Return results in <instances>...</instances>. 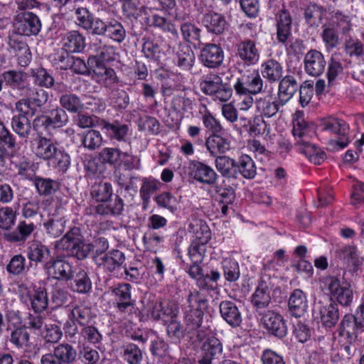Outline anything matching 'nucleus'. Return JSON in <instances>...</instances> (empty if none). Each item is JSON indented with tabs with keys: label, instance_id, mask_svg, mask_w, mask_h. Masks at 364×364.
Here are the masks:
<instances>
[{
	"label": "nucleus",
	"instance_id": "obj_63",
	"mask_svg": "<svg viewBox=\"0 0 364 364\" xmlns=\"http://www.w3.org/2000/svg\"><path fill=\"white\" fill-rule=\"evenodd\" d=\"M16 213L10 207L0 208V229L9 230L15 223Z\"/></svg>",
	"mask_w": 364,
	"mask_h": 364
},
{
	"label": "nucleus",
	"instance_id": "obj_11",
	"mask_svg": "<svg viewBox=\"0 0 364 364\" xmlns=\"http://www.w3.org/2000/svg\"><path fill=\"white\" fill-rule=\"evenodd\" d=\"M87 63L93 70L97 81L106 87H111L119 82V78L114 69L107 67L102 63H98L95 58H88Z\"/></svg>",
	"mask_w": 364,
	"mask_h": 364
},
{
	"label": "nucleus",
	"instance_id": "obj_38",
	"mask_svg": "<svg viewBox=\"0 0 364 364\" xmlns=\"http://www.w3.org/2000/svg\"><path fill=\"white\" fill-rule=\"evenodd\" d=\"M47 162L57 172L65 173L70 166V157L64 149L58 148Z\"/></svg>",
	"mask_w": 364,
	"mask_h": 364
},
{
	"label": "nucleus",
	"instance_id": "obj_7",
	"mask_svg": "<svg viewBox=\"0 0 364 364\" xmlns=\"http://www.w3.org/2000/svg\"><path fill=\"white\" fill-rule=\"evenodd\" d=\"M15 31L31 36L37 35L41 31V23L37 15L32 12H22L15 16L13 22Z\"/></svg>",
	"mask_w": 364,
	"mask_h": 364
},
{
	"label": "nucleus",
	"instance_id": "obj_3",
	"mask_svg": "<svg viewBox=\"0 0 364 364\" xmlns=\"http://www.w3.org/2000/svg\"><path fill=\"white\" fill-rule=\"evenodd\" d=\"M100 159L104 164L112 166L123 165L127 170L139 169L140 160L129 151H122L119 148L105 147L100 153Z\"/></svg>",
	"mask_w": 364,
	"mask_h": 364
},
{
	"label": "nucleus",
	"instance_id": "obj_12",
	"mask_svg": "<svg viewBox=\"0 0 364 364\" xmlns=\"http://www.w3.org/2000/svg\"><path fill=\"white\" fill-rule=\"evenodd\" d=\"M124 253L118 250H113L107 253L97 252L94 257L95 264L108 272H114L124 263Z\"/></svg>",
	"mask_w": 364,
	"mask_h": 364
},
{
	"label": "nucleus",
	"instance_id": "obj_13",
	"mask_svg": "<svg viewBox=\"0 0 364 364\" xmlns=\"http://www.w3.org/2000/svg\"><path fill=\"white\" fill-rule=\"evenodd\" d=\"M47 274L58 280H69L73 276L70 264L63 258L52 259L44 264Z\"/></svg>",
	"mask_w": 364,
	"mask_h": 364
},
{
	"label": "nucleus",
	"instance_id": "obj_59",
	"mask_svg": "<svg viewBox=\"0 0 364 364\" xmlns=\"http://www.w3.org/2000/svg\"><path fill=\"white\" fill-rule=\"evenodd\" d=\"M160 182L154 178H144L140 188V196L144 202L148 203L153 193L159 188Z\"/></svg>",
	"mask_w": 364,
	"mask_h": 364
},
{
	"label": "nucleus",
	"instance_id": "obj_36",
	"mask_svg": "<svg viewBox=\"0 0 364 364\" xmlns=\"http://www.w3.org/2000/svg\"><path fill=\"white\" fill-rule=\"evenodd\" d=\"M251 302L257 312L267 308L271 302L270 290L266 285L257 287L251 297Z\"/></svg>",
	"mask_w": 364,
	"mask_h": 364
},
{
	"label": "nucleus",
	"instance_id": "obj_54",
	"mask_svg": "<svg viewBox=\"0 0 364 364\" xmlns=\"http://www.w3.org/2000/svg\"><path fill=\"white\" fill-rule=\"evenodd\" d=\"M35 186L40 195L49 196L59 188V183L50 178H36Z\"/></svg>",
	"mask_w": 364,
	"mask_h": 364
},
{
	"label": "nucleus",
	"instance_id": "obj_52",
	"mask_svg": "<svg viewBox=\"0 0 364 364\" xmlns=\"http://www.w3.org/2000/svg\"><path fill=\"white\" fill-rule=\"evenodd\" d=\"M30 333L25 326L15 328L11 331L10 342L18 348H23L29 345Z\"/></svg>",
	"mask_w": 364,
	"mask_h": 364
},
{
	"label": "nucleus",
	"instance_id": "obj_20",
	"mask_svg": "<svg viewBox=\"0 0 364 364\" xmlns=\"http://www.w3.org/2000/svg\"><path fill=\"white\" fill-rule=\"evenodd\" d=\"M173 61L181 70H191L195 62V54L191 47L185 43H178L173 48Z\"/></svg>",
	"mask_w": 364,
	"mask_h": 364
},
{
	"label": "nucleus",
	"instance_id": "obj_4",
	"mask_svg": "<svg viewBox=\"0 0 364 364\" xmlns=\"http://www.w3.org/2000/svg\"><path fill=\"white\" fill-rule=\"evenodd\" d=\"M200 87L204 94L211 96L214 100L221 102L228 101L232 94V88L223 82L221 77L213 73L203 77Z\"/></svg>",
	"mask_w": 364,
	"mask_h": 364
},
{
	"label": "nucleus",
	"instance_id": "obj_42",
	"mask_svg": "<svg viewBox=\"0 0 364 364\" xmlns=\"http://www.w3.org/2000/svg\"><path fill=\"white\" fill-rule=\"evenodd\" d=\"M339 318L338 303L331 302L328 306L320 310L321 323L326 327L333 326Z\"/></svg>",
	"mask_w": 364,
	"mask_h": 364
},
{
	"label": "nucleus",
	"instance_id": "obj_53",
	"mask_svg": "<svg viewBox=\"0 0 364 364\" xmlns=\"http://www.w3.org/2000/svg\"><path fill=\"white\" fill-rule=\"evenodd\" d=\"M223 275L229 282H236L240 276L239 264L235 259L225 258L222 262Z\"/></svg>",
	"mask_w": 364,
	"mask_h": 364
},
{
	"label": "nucleus",
	"instance_id": "obj_50",
	"mask_svg": "<svg viewBox=\"0 0 364 364\" xmlns=\"http://www.w3.org/2000/svg\"><path fill=\"white\" fill-rule=\"evenodd\" d=\"M123 359L128 364H141L143 354L141 349L134 343H128L122 348Z\"/></svg>",
	"mask_w": 364,
	"mask_h": 364
},
{
	"label": "nucleus",
	"instance_id": "obj_60",
	"mask_svg": "<svg viewBox=\"0 0 364 364\" xmlns=\"http://www.w3.org/2000/svg\"><path fill=\"white\" fill-rule=\"evenodd\" d=\"M217 199L222 203L231 204L235 199V191L230 186L222 184L213 185Z\"/></svg>",
	"mask_w": 364,
	"mask_h": 364
},
{
	"label": "nucleus",
	"instance_id": "obj_47",
	"mask_svg": "<svg viewBox=\"0 0 364 364\" xmlns=\"http://www.w3.org/2000/svg\"><path fill=\"white\" fill-rule=\"evenodd\" d=\"M53 352L61 364H71L75 360L77 356L76 350L68 343L58 345L54 348Z\"/></svg>",
	"mask_w": 364,
	"mask_h": 364
},
{
	"label": "nucleus",
	"instance_id": "obj_49",
	"mask_svg": "<svg viewBox=\"0 0 364 364\" xmlns=\"http://www.w3.org/2000/svg\"><path fill=\"white\" fill-rule=\"evenodd\" d=\"M60 103L63 109L71 113H79L84 109V105L80 97L75 94L63 95L60 97Z\"/></svg>",
	"mask_w": 364,
	"mask_h": 364
},
{
	"label": "nucleus",
	"instance_id": "obj_22",
	"mask_svg": "<svg viewBox=\"0 0 364 364\" xmlns=\"http://www.w3.org/2000/svg\"><path fill=\"white\" fill-rule=\"evenodd\" d=\"M278 82L277 99L279 100L281 106H284L297 92L299 84L293 75L282 77Z\"/></svg>",
	"mask_w": 364,
	"mask_h": 364
},
{
	"label": "nucleus",
	"instance_id": "obj_45",
	"mask_svg": "<svg viewBox=\"0 0 364 364\" xmlns=\"http://www.w3.org/2000/svg\"><path fill=\"white\" fill-rule=\"evenodd\" d=\"M112 194V186L108 182L95 183L91 187L90 195L97 202L108 201Z\"/></svg>",
	"mask_w": 364,
	"mask_h": 364
},
{
	"label": "nucleus",
	"instance_id": "obj_9",
	"mask_svg": "<svg viewBox=\"0 0 364 364\" xmlns=\"http://www.w3.org/2000/svg\"><path fill=\"white\" fill-rule=\"evenodd\" d=\"M189 168L191 177L200 183L213 186L218 178V175L211 166L199 161H191Z\"/></svg>",
	"mask_w": 364,
	"mask_h": 364
},
{
	"label": "nucleus",
	"instance_id": "obj_37",
	"mask_svg": "<svg viewBox=\"0 0 364 364\" xmlns=\"http://www.w3.org/2000/svg\"><path fill=\"white\" fill-rule=\"evenodd\" d=\"M215 166L218 171L223 176L236 178V161L229 156L220 155L215 157Z\"/></svg>",
	"mask_w": 364,
	"mask_h": 364
},
{
	"label": "nucleus",
	"instance_id": "obj_34",
	"mask_svg": "<svg viewBox=\"0 0 364 364\" xmlns=\"http://www.w3.org/2000/svg\"><path fill=\"white\" fill-rule=\"evenodd\" d=\"M203 23L209 32L220 34L227 28L225 17L218 13H209L204 15Z\"/></svg>",
	"mask_w": 364,
	"mask_h": 364
},
{
	"label": "nucleus",
	"instance_id": "obj_17",
	"mask_svg": "<svg viewBox=\"0 0 364 364\" xmlns=\"http://www.w3.org/2000/svg\"><path fill=\"white\" fill-rule=\"evenodd\" d=\"M326 60L323 55L317 50H310L304 58V68L306 74L312 77L321 75L325 70Z\"/></svg>",
	"mask_w": 364,
	"mask_h": 364
},
{
	"label": "nucleus",
	"instance_id": "obj_19",
	"mask_svg": "<svg viewBox=\"0 0 364 364\" xmlns=\"http://www.w3.org/2000/svg\"><path fill=\"white\" fill-rule=\"evenodd\" d=\"M132 286L127 283H121L111 289V295L114 297L116 307L119 312H125L133 306L135 301L132 299Z\"/></svg>",
	"mask_w": 364,
	"mask_h": 364
},
{
	"label": "nucleus",
	"instance_id": "obj_56",
	"mask_svg": "<svg viewBox=\"0 0 364 364\" xmlns=\"http://www.w3.org/2000/svg\"><path fill=\"white\" fill-rule=\"evenodd\" d=\"M204 113L200 109V113L202 114V122L204 127L211 132L213 134H220L223 130L220 122L216 119L213 114L207 109L205 106H203Z\"/></svg>",
	"mask_w": 364,
	"mask_h": 364
},
{
	"label": "nucleus",
	"instance_id": "obj_28",
	"mask_svg": "<svg viewBox=\"0 0 364 364\" xmlns=\"http://www.w3.org/2000/svg\"><path fill=\"white\" fill-rule=\"evenodd\" d=\"M205 146L210 155L216 157L225 154L230 149V142L219 134H214L206 139Z\"/></svg>",
	"mask_w": 364,
	"mask_h": 364
},
{
	"label": "nucleus",
	"instance_id": "obj_64",
	"mask_svg": "<svg viewBox=\"0 0 364 364\" xmlns=\"http://www.w3.org/2000/svg\"><path fill=\"white\" fill-rule=\"evenodd\" d=\"M102 137L100 132L91 129L83 137L82 144L88 149L94 150L102 144Z\"/></svg>",
	"mask_w": 364,
	"mask_h": 364
},
{
	"label": "nucleus",
	"instance_id": "obj_5",
	"mask_svg": "<svg viewBox=\"0 0 364 364\" xmlns=\"http://www.w3.org/2000/svg\"><path fill=\"white\" fill-rule=\"evenodd\" d=\"M68 122V116L65 111L60 107L50 110L48 114L37 117L33 122V129L38 132H50L60 128Z\"/></svg>",
	"mask_w": 364,
	"mask_h": 364
},
{
	"label": "nucleus",
	"instance_id": "obj_39",
	"mask_svg": "<svg viewBox=\"0 0 364 364\" xmlns=\"http://www.w3.org/2000/svg\"><path fill=\"white\" fill-rule=\"evenodd\" d=\"M339 23L337 21H330L324 26L322 38L328 50L336 48L339 43Z\"/></svg>",
	"mask_w": 364,
	"mask_h": 364
},
{
	"label": "nucleus",
	"instance_id": "obj_14",
	"mask_svg": "<svg viewBox=\"0 0 364 364\" xmlns=\"http://www.w3.org/2000/svg\"><path fill=\"white\" fill-rule=\"evenodd\" d=\"M322 130L330 134L335 135V139L328 141L327 149L331 151H339L341 149V122L340 118L330 116L321 121Z\"/></svg>",
	"mask_w": 364,
	"mask_h": 364
},
{
	"label": "nucleus",
	"instance_id": "obj_48",
	"mask_svg": "<svg viewBox=\"0 0 364 364\" xmlns=\"http://www.w3.org/2000/svg\"><path fill=\"white\" fill-rule=\"evenodd\" d=\"M105 35L113 41L120 43L126 38L127 32L121 22L111 19L108 21Z\"/></svg>",
	"mask_w": 364,
	"mask_h": 364
},
{
	"label": "nucleus",
	"instance_id": "obj_41",
	"mask_svg": "<svg viewBox=\"0 0 364 364\" xmlns=\"http://www.w3.org/2000/svg\"><path fill=\"white\" fill-rule=\"evenodd\" d=\"M177 314V309L173 305H164L162 303H156L153 305L150 315L155 320H162L168 322L169 318H175Z\"/></svg>",
	"mask_w": 364,
	"mask_h": 364
},
{
	"label": "nucleus",
	"instance_id": "obj_23",
	"mask_svg": "<svg viewBox=\"0 0 364 364\" xmlns=\"http://www.w3.org/2000/svg\"><path fill=\"white\" fill-rule=\"evenodd\" d=\"M90 49L95 53L89 58H95L98 63L111 62L117 58L116 48L103 43L101 39H95L90 45Z\"/></svg>",
	"mask_w": 364,
	"mask_h": 364
},
{
	"label": "nucleus",
	"instance_id": "obj_16",
	"mask_svg": "<svg viewBox=\"0 0 364 364\" xmlns=\"http://www.w3.org/2000/svg\"><path fill=\"white\" fill-rule=\"evenodd\" d=\"M236 55L244 65L251 66L259 62L260 53L255 41L247 39L237 44Z\"/></svg>",
	"mask_w": 364,
	"mask_h": 364
},
{
	"label": "nucleus",
	"instance_id": "obj_31",
	"mask_svg": "<svg viewBox=\"0 0 364 364\" xmlns=\"http://www.w3.org/2000/svg\"><path fill=\"white\" fill-rule=\"evenodd\" d=\"M288 305L289 311L294 316H302L308 307V302L304 293L300 289L294 290L289 297Z\"/></svg>",
	"mask_w": 364,
	"mask_h": 364
},
{
	"label": "nucleus",
	"instance_id": "obj_55",
	"mask_svg": "<svg viewBox=\"0 0 364 364\" xmlns=\"http://www.w3.org/2000/svg\"><path fill=\"white\" fill-rule=\"evenodd\" d=\"M31 73L34 78L36 85L46 88H50L54 85L53 77L46 69L43 68L32 69Z\"/></svg>",
	"mask_w": 364,
	"mask_h": 364
},
{
	"label": "nucleus",
	"instance_id": "obj_62",
	"mask_svg": "<svg viewBox=\"0 0 364 364\" xmlns=\"http://www.w3.org/2000/svg\"><path fill=\"white\" fill-rule=\"evenodd\" d=\"M24 36L15 31L9 36L8 45L14 52L17 53L28 50V46Z\"/></svg>",
	"mask_w": 364,
	"mask_h": 364
},
{
	"label": "nucleus",
	"instance_id": "obj_18",
	"mask_svg": "<svg viewBox=\"0 0 364 364\" xmlns=\"http://www.w3.org/2000/svg\"><path fill=\"white\" fill-rule=\"evenodd\" d=\"M36 228V225L32 222L22 220L18 222L16 229L4 233V239L11 243L23 245L32 235Z\"/></svg>",
	"mask_w": 364,
	"mask_h": 364
},
{
	"label": "nucleus",
	"instance_id": "obj_21",
	"mask_svg": "<svg viewBox=\"0 0 364 364\" xmlns=\"http://www.w3.org/2000/svg\"><path fill=\"white\" fill-rule=\"evenodd\" d=\"M262 320L265 328L274 336L280 338L286 336L287 328L279 314L274 311H267L263 314Z\"/></svg>",
	"mask_w": 364,
	"mask_h": 364
},
{
	"label": "nucleus",
	"instance_id": "obj_61",
	"mask_svg": "<svg viewBox=\"0 0 364 364\" xmlns=\"http://www.w3.org/2000/svg\"><path fill=\"white\" fill-rule=\"evenodd\" d=\"M72 57L68 52L63 48L53 55L51 62L53 66L58 69L68 70L71 65Z\"/></svg>",
	"mask_w": 364,
	"mask_h": 364
},
{
	"label": "nucleus",
	"instance_id": "obj_40",
	"mask_svg": "<svg viewBox=\"0 0 364 364\" xmlns=\"http://www.w3.org/2000/svg\"><path fill=\"white\" fill-rule=\"evenodd\" d=\"M68 316L73 324L77 322L82 326L88 325L92 318L90 308L85 305H79L74 307L69 311Z\"/></svg>",
	"mask_w": 364,
	"mask_h": 364
},
{
	"label": "nucleus",
	"instance_id": "obj_35",
	"mask_svg": "<svg viewBox=\"0 0 364 364\" xmlns=\"http://www.w3.org/2000/svg\"><path fill=\"white\" fill-rule=\"evenodd\" d=\"M343 255L345 260V269L351 274L357 272L363 264L359 257L357 248L354 245H348L343 250Z\"/></svg>",
	"mask_w": 364,
	"mask_h": 364
},
{
	"label": "nucleus",
	"instance_id": "obj_24",
	"mask_svg": "<svg viewBox=\"0 0 364 364\" xmlns=\"http://www.w3.org/2000/svg\"><path fill=\"white\" fill-rule=\"evenodd\" d=\"M261 75L269 83L277 82L283 77L284 68L278 60L270 58L264 60L260 67Z\"/></svg>",
	"mask_w": 364,
	"mask_h": 364
},
{
	"label": "nucleus",
	"instance_id": "obj_33",
	"mask_svg": "<svg viewBox=\"0 0 364 364\" xmlns=\"http://www.w3.org/2000/svg\"><path fill=\"white\" fill-rule=\"evenodd\" d=\"M255 108L262 117L270 118L276 115L279 107H282L279 100L272 101L269 97H259L255 102Z\"/></svg>",
	"mask_w": 364,
	"mask_h": 364
},
{
	"label": "nucleus",
	"instance_id": "obj_57",
	"mask_svg": "<svg viewBox=\"0 0 364 364\" xmlns=\"http://www.w3.org/2000/svg\"><path fill=\"white\" fill-rule=\"evenodd\" d=\"M73 291L80 294H85L92 289V283L86 272L80 271L76 275L73 282L71 284Z\"/></svg>",
	"mask_w": 364,
	"mask_h": 364
},
{
	"label": "nucleus",
	"instance_id": "obj_58",
	"mask_svg": "<svg viewBox=\"0 0 364 364\" xmlns=\"http://www.w3.org/2000/svg\"><path fill=\"white\" fill-rule=\"evenodd\" d=\"M345 51L350 57H361L364 55V44L359 39L349 36L345 40Z\"/></svg>",
	"mask_w": 364,
	"mask_h": 364
},
{
	"label": "nucleus",
	"instance_id": "obj_10",
	"mask_svg": "<svg viewBox=\"0 0 364 364\" xmlns=\"http://www.w3.org/2000/svg\"><path fill=\"white\" fill-rule=\"evenodd\" d=\"M31 148L33 154L37 158L48 161L56 153L58 146L56 141L50 138L42 136L41 133L31 142Z\"/></svg>",
	"mask_w": 364,
	"mask_h": 364
},
{
	"label": "nucleus",
	"instance_id": "obj_32",
	"mask_svg": "<svg viewBox=\"0 0 364 364\" xmlns=\"http://www.w3.org/2000/svg\"><path fill=\"white\" fill-rule=\"evenodd\" d=\"M50 256V249L38 240H33L28 243L27 257L29 260L36 263H41Z\"/></svg>",
	"mask_w": 364,
	"mask_h": 364
},
{
	"label": "nucleus",
	"instance_id": "obj_51",
	"mask_svg": "<svg viewBox=\"0 0 364 364\" xmlns=\"http://www.w3.org/2000/svg\"><path fill=\"white\" fill-rule=\"evenodd\" d=\"M1 77L3 78L6 85L13 89H20L26 80L27 75L22 71L12 70L4 72L1 75Z\"/></svg>",
	"mask_w": 364,
	"mask_h": 364
},
{
	"label": "nucleus",
	"instance_id": "obj_30",
	"mask_svg": "<svg viewBox=\"0 0 364 364\" xmlns=\"http://www.w3.org/2000/svg\"><path fill=\"white\" fill-rule=\"evenodd\" d=\"M25 303H29L35 312H41L48 306V296L46 291L43 288L34 289L26 296L22 295Z\"/></svg>",
	"mask_w": 364,
	"mask_h": 364
},
{
	"label": "nucleus",
	"instance_id": "obj_46",
	"mask_svg": "<svg viewBox=\"0 0 364 364\" xmlns=\"http://www.w3.org/2000/svg\"><path fill=\"white\" fill-rule=\"evenodd\" d=\"M13 131L21 138H27L31 131V121L23 114H16L11 119Z\"/></svg>",
	"mask_w": 364,
	"mask_h": 364
},
{
	"label": "nucleus",
	"instance_id": "obj_15",
	"mask_svg": "<svg viewBox=\"0 0 364 364\" xmlns=\"http://www.w3.org/2000/svg\"><path fill=\"white\" fill-rule=\"evenodd\" d=\"M199 58L204 66L217 68L223 63L224 51L218 45L208 43L202 48Z\"/></svg>",
	"mask_w": 364,
	"mask_h": 364
},
{
	"label": "nucleus",
	"instance_id": "obj_29",
	"mask_svg": "<svg viewBox=\"0 0 364 364\" xmlns=\"http://www.w3.org/2000/svg\"><path fill=\"white\" fill-rule=\"evenodd\" d=\"M296 145L299 152L304 154L314 164L320 165L324 161L325 153L314 144L311 143L309 140L299 141V144Z\"/></svg>",
	"mask_w": 364,
	"mask_h": 364
},
{
	"label": "nucleus",
	"instance_id": "obj_6",
	"mask_svg": "<svg viewBox=\"0 0 364 364\" xmlns=\"http://www.w3.org/2000/svg\"><path fill=\"white\" fill-rule=\"evenodd\" d=\"M237 94L258 95L264 92V80L258 70L244 73L233 85Z\"/></svg>",
	"mask_w": 364,
	"mask_h": 364
},
{
	"label": "nucleus",
	"instance_id": "obj_25",
	"mask_svg": "<svg viewBox=\"0 0 364 364\" xmlns=\"http://www.w3.org/2000/svg\"><path fill=\"white\" fill-rule=\"evenodd\" d=\"M220 314L222 318L232 327L240 326L242 314L236 304L232 301H223L220 304Z\"/></svg>",
	"mask_w": 364,
	"mask_h": 364
},
{
	"label": "nucleus",
	"instance_id": "obj_8",
	"mask_svg": "<svg viewBox=\"0 0 364 364\" xmlns=\"http://www.w3.org/2000/svg\"><path fill=\"white\" fill-rule=\"evenodd\" d=\"M292 134L296 144H299V141L309 140L316 134V125L306 121L303 111H296L293 115Z\"/></svg>",
	"mask_w": 364,
	"mask_h": 364
},
{
	"label": "nucleus",
	"instance_id": "obj_44",
	"mask_svg": "<svg viewBox=\"0 0 364 364\" xmlns=\"http://www.w3.org/2000/svg\"><path fill=\"white\" fill-rule=\"evenodd\" d=\"M326 13L325 9L316 4H310L304 11L306 23L311 27H318Z\"/></svg>",
	"mask_w": 364,
	"mask_h": 364
},
{
	"label": "nucleus",
	"instance_id": "obj_26",
	"mask_svg": "<svg viewBox=\"0 0 364 364\" xmlns=\"http://www.w3.org/2000/svg\"><path fill=\"white\" fill-rule=\"evenodd\" d=\"M62 46L68 53H80L85 47V38L77 31H71L62 38Z\"/></svg>",
	"mask_w": 364,
	"mask_h": 364
},
{
	"label": "nucleus",
	"instance_id": "obj_27",
	"mask_svg": "<svg viewBox=\"0 0 364 364\" xmlns=\"http://www.w3.org/2000/svg\"><path fill=\"white\" fill-rule=\"evenodd\" d=\"M100 126L111 139L118 141H126V137L129 131L128 125L122 124L118 121L109 123L105 120H100Z\"/></svg>",
	"mask_w": 364,
	"mask_h": 364
},
{
	"label": "nucleus",
	"instance_id": "obj_1",
	"mask_svg": "<svg viewBox=\"0 0 364 364\" xmlns=\"http://www.w3.org/2000/svg\"><path fill=\"white\" fill-rule=\"evenodd\" d=\"M208 307V301L198 291H191L183 308L184 322L188 331H192L200 327L205 310Z\"/></svg>",
	"mask_w": 364,
	"mask_h": 364
},
{
	"label": "nucleus",
	"instance_id": "obj_43",
	"mask_svg": "<svg viewBox=\"0 0 364 364\" xmlns=\"http://www.w3.org/2000/svg\"><path fill=\"white\" fill-rule=\"evenodd\" d=\"M237 174L240 173L247 179L253 178L256 175V166L252 159L247 154L240 156L236 161Z\"/></svg>",
	"mask_w": 364,
	"mask_h": 364
},
{
	"label": "nucleus",
	"instance_id": "obj_2",
	"mask_svg": "<svg viewBox=\"0 0 364 364\" xmlns=\"http://www.w3.org/2000/svg\"><path fill=\"white\" fill-rule=\"evenodd\" d=\"M55 248L59 250H65L78 259H83L93 250V245L90 243H85L80 229L75 227L60 240L55 242Z\"/></svg>",
	"mask_w": 364,
	"mask_h": 364
}]
</instances>
